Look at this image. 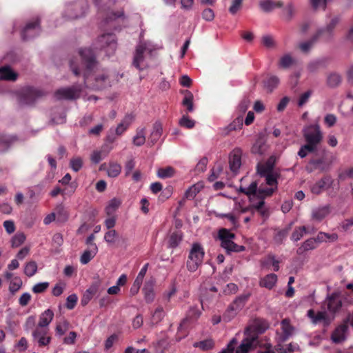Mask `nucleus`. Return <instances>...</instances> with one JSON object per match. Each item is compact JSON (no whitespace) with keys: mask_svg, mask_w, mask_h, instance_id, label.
<instances>
[{"mask_svg":"<svg viewBox=\"0 0 353 353\" xmlns=\"http://www.w3.org/2000/svg\"><path fill=\"white\" fill-rule=\"evenodd\" d=\"M82 60V71L85 87L96 90L111 87L114 78L107 70L96 71L98 62L93 50L83 48L79 50Z\"/></svg>","mask_w":353,"mask_h":353,"instance_id":"1","label":"nucleus"},{"mask_svg":"<svg viewBox=\"0 0 353 353\" xmlns=\"http://www.w3.org/2000/svg\"><path fill=\"white\" fill-rule=\"evenodd\" d=\"M266 323L261 325H250L248 326L245 331V338L241 343L235 350V353H248L251 349L256 346L258 343V334L263 333L267 329Z\"/></svg>","mask_w":353,"mask_h":353,"instance_id":"2","label":"nucleus"},{"mask_svg":"<svg viewBox=\"0 0 353 353\" xmlns=\"http://www.w3.org/2000/svg\"><path fill=\"white\" fill-rule=\"evenodd\" d=\"M154 50L155 47L150 41L141 40L136 47L132 65L139 70H143L148 66L145 62V54L152 55Z\"/></svg>","mask_w":353,"mask_h":353,"instance_id":"3","label":"nucleus"},{"mask_svg":"<svg viewBox=\"0 0 353 353\" xmlns=\"http://www.w3.org/2000/svg\"><path fill=\"white\" fill-rule=\"evenodd\" d=\"M218 236L221 241V246L226 250L228 254L234 252H241L245 251V248L243 245H239L233 241L235 234L229 230L221 228L219 230Z\"/></svg>","mask_w":353,"mask_h":353,"instance_id":"4","label":"nucleus"},{"mask_svg":"<svg viewBox=\"0 0 353 353\" xmlns=\"http://www.w3.org/2000/svg\"><path fill=\"white\" fill-rule=\"evenodd\" d=\"M303 136L306 144L316 150L317 147L323 141V135L318 123L310 124L303 130Z\"/></svg>","mask_w":353,"mask_h":353,"instance_id":"5","label":"nucleus"},{"mask_svg":"<svg viewBox=\"0 0 353 353\" xmlns=\"http://www.w3.org/2000/svg\"><path fill=\"white\" fill-rule=\"evenodd\" d=\"M42 90L34 86H25L17 92V99L19 103L26 105H33L42 97Z\"/></svg>","mask_w":353,"mask_h":353,"instance_id":"6","label":"nucleus"},{"mask_svg":"<svg viewBox=\"0 0 353 353\" xmlns=\"http://www.w3.org/2000/svg\"><path fill=\"white\" fill-rule=\"evenodd\" d=\"M204 254L202 246L198 243H193L186 263L188 270L195 272L202 264Z\"/></svg>","mask_w":353,"mask_h":353,"instance_id":"7","label":"nucleus"},{"mask_svg":"<svg viewBox=\"0 0 353 353\" xmlns=\"http://www.w3.org/2000/svg\"><path fill=\"white\" fill-rule=\"evenodd\" d=\"M88 8L86 0H78L66 5L64 12V17L68 19H77L83 17Z\"/></svg>","mask_w":353,"mask_h":353,"instance_id":"8","label":"nucleus"},{"mask_svg":"<svg viewBox=\"0 0 353 353\" xmlns=\"http://www.w3.org/2000/svg\"><path fill=\"white\" fill-rule=\"evenodd\" d=\"M250 294H243L236 297L232 303L230 304L226 311L223 315V321L226 322L230 321L238 312L244 307L248 301Z\"/></svg>","mask_w":353,"mask_h":353,"instance_id":"9","label":"nucleus"},{"mask_svg":"<svg viewBox=\"0 0 353 353\" xmlns=\"http://www.w3.org/2000/svg\"><path fill=\"white\" fill-rule=\"evenodd\" d=\"M82 90V85H73L57 90L54 94L59 100H75L80 97Z\"/></svg>","mask_w":353,"mask_h":353,"instance_id":"10","label":"nucleus"},{"mask_svg":"<svg viewBox=\"0 0 353 353\" xmlns=\"http://www.w3.org/2000/svg\"><path fill=\"white\" fill-rule=\"evenodd\" d=\"M99 48L103 50L110 56L113 54L117 48L116 36L114 34H103L98 38Z\"/></svg>","mask_w":353,"mask_h":353,"instance_id":"11","label":"nucleus"},{"mask_svg":"<svg viewBox=\"0 0 353 353\" xmlns=\"http://www.w3.org/2000/svg\"><path fill=\"white\" fill-rule=\"evenodd\" d=\"M41 32V20L37 19L26 25L21 31V37L23 39L26 40L36 37Z\"/></svg>","mask_w":353,"mask_h":353,"instance_id":"12","label":"nucleus"},{"mask_svg":"<svg viewBox=\"0 0 353 353\" xmlns=\"http://www.w3.org/2000/svg\"><path fill=\"white\" fill-rule=\"evenodd\" d=\"M281 332H276L278 343H283L286 342L294 332V327L290 324V321L288 319H284L281 323Z\"/></svg>","mask_w":353,"mask_h":353,"instance_id":"13","label":"nucleus"},{"mask_svg":"<svg viewBox=\"0 0 353 353\" xmlns=\"http://www.w3.org/2000/svg\"><path fill=\"white\" fill-rule=\"evenodd\" d=\"M330 168V163L325 157L312 159L306 167V170L308 172H312L315 170L325 172L329 170Z\"/></svg>","mask_w":353,"mask_h":353,"instance_id":"14","label":"nucleus"},{"mask_svg":"<svg viewBox=\"0 0 353 353\" xmlns=\"http://www.w3.org/2000/svg\"><path fill=\"white\" fill-rule=\"evenodd\" d=\"M333 183L334 180L330 175H325L311 186V192L314 194L319 195L330 188Z\"/></svg>","mask_w":353,"mask_h":353,"instance_id":"15","label":"nucleus"},{"mask_svg":"<svg viewBox=\"0 0 353 353\" xmlns=\"http://www.w3.org/2000/svg\"><path fill=\"white\" fill-rule=\"evenodd\" d=\"M243 152L241 149L236 148L234 149L231 153L230 154L229 157V165L230 170L236 173V172L239 170L241 165V156H242Z\"/></svg>","mask_w":353,"mask_h":353,"instance_id":"16","label":"nucleus"},{"mask_svg":"<svg viewBox=\"0 0 353 353\" xmlns=\"http://www.w3.org/2000/svg\"><path fill=\"white\" fill-rule=\"evenodd\" d=\"M327 309L331 313L338 312L342 307V301L339 292H334L328 295L326 299Z\"/></svg>","mask_w":353,"mask_h":353,"instance_id":"17","label":"nucleus"},{"mask_svg":"<svg viewBox=\"0 0 353 353\" xmlns=\"http://www.w3.org/2000/svg\"><path fill=\"white\" fill-rule=\"evenodd\" d=\"M201 314V312L196 306L190 307L187 312L185 318L181 323L180 327L194 323L198 320Z\"/></svg>","mask_w":353,"mask_h":353,"instance_id":"18","label":"nucleus"},{"mask_svg":"<svg viewBox=\"0 0 353 353\" xmlns=\"http://www.w3.org/2000/svg\"><path fill=\"white\" fill-rule=\"evenodd\" d=\"M149 264L145 263L141 270L139 271L137 278L135 279L132 286L130 288V292L132 296L137 294L139 290V288L142 284L143 278L147 272Z\"/></svg>","mask_w":353,"mask_h":353,"instance_id":"19","label":"nucleus"},{"mask_svg":"<svg viewBox=\"0 0 353 353\" xmlns=\"http://www.w3.org/2000/svg\"><path fill=\"white\" fill-rule=\"evenodd\" d=\"M99 288V283L94 282L88 289L84 292L81 300V303L83 306H85L90 301V300L94 297V296L97 293Z\"/></svg>","mask_w":353,"mask_h":353,"instance_id":"20","label":"nucleus"},{"mask_svg":"<svg viewBox=\"0 0 353 353\" xmlns=\"http://www.w3.org/2000/svg\"><path fill=\"white\" fill-rule=\"evenodd\" d=\"M18 78V74L10 66L0 67V80L15 81Z\"/></svg>","mask_w":353,"mask_h":353,"instance_id":"21","label":"nucleus"},{"mask_svg":"<svg viewBox=\"0 0 353 353\" xmlns=\"http://www.w3.org/2000/svg\"><path fill=\"white\" fill-rule=\"evenodd\" d=\"M347 328L348 327L346 323L338 326L332 334L331 338L333 342L335 343H339L344 341Z\"/></svg>","mask_w":353,"mask_h":353,"instance_id":"22","label":"nucleus"},{"mask_svg":"<svg viewBox=\"0 0 353 353\" xmlns=\"http://www.w3.org/2000/svg\"><path fill=\"white\" fill-rule=\"evenodd\" d=\"M32 336L34 341L39 345H44V319H40L37 328L32 333Z\"/></svg>","mask_w":353,"mask_h":353,"instance_id":"23","label":"nucleus"},{"mask_svg":"<svg viewBox=\"0 0 353 353\" xmlns=\"http://www.w3.org/2000/svg\"><path fill=\"white\" fill-rule=\"evenodd\" d=\"M163 132L162 124L159 121H156L153 124L152 130L148 138L149 141L152 145L155 144L161 138Z\"/></svg>","mask_w":353,"mask_h":353,"instance_id":"24","label":"nucleus"},{"mask_svg":"<svg viewBox=\"0 0 353 353\" xmlns=\"http://www.w3.org/2000/svg\"><path fill=\"white\" fill-rule=\"evenodd\" d=\"M134 117L132 114H126L121 122L117 125L115 129V134L117 136L122 135L130 127Z\"/></svg>","mask_w":353,"mask_h":353,"instance_id":"25","label":"nucleus"},{"mask_svg":"<svg viewBox=\"0 0 353 353\" xmlns=\"http://www.w3.org/2000/svg\"><path fill=\"white\" fill-rule=\"evenodd\" d=\"M330 212V205H327L312 210V217L316 221H321L326 217Z\"/></svg>","mask_w":353,"mask_h":353,"instance_id":"26","label":"nucleus"},{"mask_svg":"<svg viewBox=\"0 0 353 353\" xmlns=\"http://www.w3.org/2000/svg\"><path fill=\"white\" fill-rule=\"evenodd\" d=\"M182 93L184 94V97L182 101L183 106L186 108L188 112H192L194 111L193 94L188 90L182 91Z\"/></svg>","mask_w":353,"mask_h":353,"instance_id":"27","label":"nucleus"},{"mask_svg":"<svg viewBox=\"0 0 353 353\" xmlns=\"http://www.w3.org/2000/svg\"><path fill=\"white\" fill-rule=\"evenodd\" d=\"M98 251L97 245H92L90 248L85 250L82 254L80 261L82 264H87L89 263L96 255Z\"/></svg>","mask_w":353,"mask_h":353,"instance_id":"28","label":"nucleus"},{"mask_svg":"<svg viewBox=\"0 0 353 353\" xmlns=\"http://www.w3.org/2000/svg\"><path fill=\"white\" fill-rule=\"evenodd\" d=\"M260 8L265 12L273 10L275 8H281L283 6L281 1H273L272 0H261L259 3Z\"/></svg>","mask_w":353,"mask_h":353,"instance_id":"29","label":"nucleus"},{"mask_svg":"<svg viewBox=\"0 0 353 353\" xmlns=\"http://www.w3.org/2000/svg\"><path fill=\"white\" fill-rule=\"evenodd\" d=\"M277 282V276L275 274L271 273L266 275L260 281V285L267 289L271 290L274 288Z\"/></svg>","mask_w":353,"mask_h":353,"instance_id":"30","label":"nucleus"},{"mask_svg":"<svg viewBox=\"0 0 353 353\" xmlns=\"http://www.w3.org/2000/svg\"><path fill=\"white\" fill-rule=\"evenodd\" d=\"M274 164L270 161L265 163H258L256 166L257 173L262 177L273 172Z\"/></svg>","mask_w":353,"mask_h":353,"instance_id":"31","label":"nucleus"},{"mask_svg":"<svg viewBox=\"0 0 353 353\" xmlns=\"http://www.w3.org/2000/svg\"><path fill=\"white\" fill-rule=\"evenodd\" d=\"M145 128H138L136 130V134L132 139L133 144L138 147L143 145L145 142Z\"/></svg>","mask_w":353,"mask_h":353,"instance_id":"32","label":"nucleus"},{"mask_svg":"<svg viewBox=\"0 0 353 353\" xmlns=\"http://www.w3.org/2000/svg\"><path fill=\"white\" fill-rule=\"evenodd\" d=\"M316 245L314 239L310 238L303 243L301 246L297 249L296 253L299 255H302L305 252L316 248Z\"/></svg>","mask_w":353,"mask_h":353,"instance_id":"33","label":"nucleus"},{"mask_svg":"<svg viewBox=\"0 0 353 353\" xmlns=\"http://www.w3.org/2000/svg\"><path fill=\"white\" fill-rule=\"evenodd\" d=\"M54 213L57 218V221L63 223L65 222L68 219V214L61 204L57 205L54 209Z\"/></svg>","mask_w":353,"mask_h":353,"instance_id":"34","label":"nucleus"},{"mask_svg":"<svg viewBox=\"0 0 353 353\" xmlns=\"http://www.w3.org/2000/svg\"><path fill=\"white\" fill-rule=\"evenodd\" d=\"M264 86L269 92H272L279 85V79L276 76L271 75L264 81Z\"/></svg>","mask_w":353,"mask_h":353,"instance_id":"35","label":"nucleus"},{"mask_svg":"<svg viewBox=\"0 0 353 353\" xmlns=\"http://www.w3.org/2000/svg\"><path fill=\"white\" fill-rule=\"evenodd\" d=\"M182 233L181 232L176 231L172 232L169 238L168 243L169 246L172 248H174L179 245V244L182 241Z\"/></svg>","mask_w":353,"mask_h":353,"instance_id":"36","label":"nucleus"},{"mask_svg":"<svg viewBox=\"0 0 353 353\" xmlns=\"http://www.w3.org/2000/svg\"><path fill=\"white\" fill-rule=\"evenodd\" d=\"M257 183L256 181H253L251 183V184L248 188H240V192H243V194L250 196H256L258 197V190L257 189Z\"/></svg>","mask_w":353,"mask_h":353,"instance_id":"37","label":"nucleus"},{"mask_svg":"<svg viewBox=\"0 0 353 353\" xmlns=\"http://www.w3.org/2000/svg\"><path fill=\"white\" fill-rule=\"evenodd\" d=\"M314 37H316V40L318 41L319 39H321L323 41L325 42H328L332 40L334 37L332 33H330L327 32V29L325 28H320L317 30Z\"/></svg>","mask_w":353,"mask_h":353,"instance_id":"38","label":"nucleus"},{"mask_svg":"<svg viewBox=\"0 0 353 353\" xmlns=\"http://www.w3.org/2000/svg\"><path fill=\"white\" fill-rule=\"evenodd\" d=\"M202 185L197 183L190 187L185 192V198L189 200L193 199L201 191Z\"/></svg>","mask_w":353,"mask_h":353,"instance_id":"39","label":"nucleus"},{"mask_svg":"<svg viewBox=\"0 0 353 353\" xmlns=\"http://www.w3.org/2000/svg\"><path fill=\"white\" fill-rule=\"evenodd\" d=\"M325 65V61L324 59H318L311 61L307 65V70L310 72L314 73L319 71V70L324 67Z\"/></svg>","mask_w":353,"mask_h":353,"instance_id":"40","label":"nucleus"},{"mask_svg":"<svg viewBox=\"0 0 353 353\" xmlns=\"http://www.w3.org/2000/svg\"><path fill=\"white\" fill-rule=\"evenodd\" d=\"M23 282L20 277L15 276L10 281L9 285V291L11 294H14L22 287Z\"/></svg>","mask_w":353,"mask_h":353,"instance_id":"41","label":"nucleus"},{"mask_svg":"<svg viewBox=\"0 0 353 353\" xmlns=\"http://www.w3.org/2000/svg\"><path fill=\"white\" fill-rule=\"evenodd\" d=\"M298 348L297 344L292 343L286 346L283 345L282 343H278L276 350L279 353H292Z\"/></svg>","mask_w":353,"mask_h":353,"instance_id":"42","label":"nucleus"},{"mask_svg":"<svg viewBox=\"0 0 353 353\" xmlns=\"http://www.w3.org/2000/svg\"><path fill=\"white\" fill-rule=\"evenodd\" d=\"M194 347H198L203 351L212 350L214 346V343L212 339H206L194 343Z\"/></svg>","mask_w":353,"mask_h":353,"instance_id":"43","label":"nucleus"},{"mask_svg":"<svg viewBox=\"0 0 353 353\" xmlns=\"http://www.w3.org/2000/svg\"><path fill=\"white\" fill-rule=\"evenodd\" d=\"M243 118L242 116H239L236 118L227 128L226 134L233 130H237L241 128L243 126Z\"/></svg>","mask_w":353,"mask_h":353,"instance_id":"44","label":"nucleus"},{"mask_svg":"<svg viewBox=\"0 0 353 353\" xmlns=\"http://www.w3.org/2000/svg\"><path fill=\"white\" fill-rule=\"evenodd\" d=\"M341 82V77L337 73H331L327 78L328 86L334 88L338 86Z\"/></svg>","mask_w":353,"mask_h":353,"instance_id":"45","label":"nucleus"},{"mask_svg":"<svg viewBox=\"0 0 353 353\" xmlns=\"http://www.w3.org/2000/svg\"><path fill=\"white\" fill-rule=\"evenodd\" d=\"M121 171V166L120 164L117 163H110L109 168L108 169V175L110 177H117L119 175Z\"/></svg>","mask_w":353,"mask_h":353,"instance_id":"46","label":"nucleus"},{"mask_svg":"<svg viewBox=\"0 0 353 353\" xmlns=\"http://www.w3.org/2000/svg\"><path fill=\"white\" fill-rule=\"evenodd\" d=\"M144 298L147 303H152L154 299V292L152 285H145L143 288Z\"/></svg>","mask_w":353,"mask_h":353,"instance_id":"47","label":"nucleus"},{"mask_svg":"<svg viewBox=\"0 0 353 353\" xmlns=\"http://www.w3.org/2000/svg\"><path fill=\"white\" fill-rule=\"evenodd\" d=\"M70 327V323L67 320L59 322L56 326V333L59 336L63 335Z\"/></svg>","mask_w":353,"mask_h":353,"instance_id":"48","label":"nucleus"},{"mask_svg":"<svg viewBox=\"0 0 353 353\" xmlns=\"http://www.w3.org/2000/svg\"><path fill=\"white\" fill-rule=\"evenodd\" d=\"M290 229H291V225H290L288 227H287L284 229L279 230L274 237V241L277 243H281L283 242V241L287 237Z\"/></svg>","mask_w":353,"mask_h":353,"instance_id":"49","label":"nucleus"},{"mask_svg":"<svg viewBox=\"0 0 353 353\" xmlns=\"http://www.w3.org/2000/svg\"><path fill=\"white\" fill-rule=\"evenodd\" d=\"M120 204H121V202L118 199H112L110 201L108 205L105 208L106 214L108 216L112 215L115 212V211L118 209Z\"/></svg>","mask_w":353,"mask_h":353,"instance_id":"50","label":"nucleus"},{"mask_svg":"<svg viewBox=\"0 0 353 353\" xmlns=\"http://www.w3.org/2000/svg\"><path fill=\"white\" fill-rule=\"evenodd\" d=\"M165 315L163 309L162 307H158L152 316L151 321L153 324H157L163 319Z\"/></svg>","mask_w":353,"mask_h":353,"instance_id":"51","label":"nucleus"},{"mask_svg":"<svg viewBox=\"0 0 353 353\" xmlns=\"http://www.w3.org/2000/svg\"><path fill=\"white\" fill-rule=\"evenodd\" d=\"M174 174V169L172 167H166L158 170L157 175L159 178L166 179L172 177Z\"/></svg>","mask_w":353,"mask_h":353,"instance_id":"52","label":"nucleus"},{"mask_svg":"<svg viewBox=\"0 0 353 353\" xmlns=\"http://www.w3.org/2000/svg\"><path fill=\"white\" fill-rule=\"evenodd\" d=\"M265 143L262 139L256 141L252 147L251 151L253 154H262L265 150Z\"/></svg>","mask_w":353,"mask_h":353,"instance_id":"53","label":"nucleus"},{"mask_svg":"<svg viewBox=\"0 0 353 353\" xmlns=\"http://www.w3.org/2000/svg\"><path fill=\"white\" fill-rule=\"evenodd\" d=\"M316 41V37L313 35L310 40L300 43L299 48L303 52H307Z\"/></svg>","mask_w":353,"mask_h":353,"instance_id":"54","label":"nucleus"},{"mask_svg":"<svg viewBox=\"0 0 353 353\" xmlns=\"http://www.w3.org/2000/svg\"><path fill=\"white\" fill-rule=\"evenodd\" d=\"M14 140V137H7L4 135L0 136V152L6 150L10 144Z\"/></svg>","mask_w":353,"mask_h":353,"instance_id":"55","label":"nucleus"},{"mask_svg":"<svg viewBox=\"0 0 353 353\" xmlns=\"http://www.w3.org/2000/svg\"><path fill=\"white\" fill-rule=\"evenodd\" d=\"M26 240V236L23 233H17L11 239V245L13 248L20 246Z\"/></svg>","mask_w":353,"mask_h":353,"instance_id":"56","label":"nucleus"},{"mask_svg":"<svg viewBox=\"0 0 353 353\" xmlns=\"http://www.w3.org/2000/svg\"><path fill=\"white\" fill-rule=\"evenodd\" d=\"M276 190H277L276 187V188L270 187V188H260L258 190V197L264 199L265 197L270 196L272 195V194Z\"/></svg>","mask_w":353,"mask_h":353,"instance_id":"57","label":"nucleus"},{"mask_svg":"<svg viewBox=\"0 0 353 353\" xmlns=\"http://www.w3.org/2000/svg\"><path fill=\"white\" fill-rule=\"evenodd\" d=\"M181 126L186 128L188 129H192L195 125V121L190 119L188 116L183 115L179 121Z\"/></svg>","mask_w":353,"mask_h":353,"instance_id":"58","label":"nucleus"},{"mask_svg":"<svg viewBox=\"0 0 353 353\" xmlns=\"http://www.w3.org/2000/svg\"><path fill=\"white\" fill-rule=\"evenodd\" d=\"M306 233V228L305 226L299 227L293 232L291 239L294 241L300 240Z\"/></svg>","mask_w":353,"mask_h":353,"instance_id":"59","label":"nucleus"},{"mask_svg":"<svg viewBox=\"0 0 353 353\" xmlns=\"http://www.w3.org/2000/svg\"><path fill=\"white\" fill-rule=\"evenodd\" d=\"M243 0H231V6L229 8L230 14L234 15L236 12L241 9Z\"/></svg>","mask_w":353,"mask_h":353,"instance_id":"60","label":"nucleus"},{"mask_svg":"<svg viewBox=\"0 0 353 353\" xmlns=\"http://www.w3.org/2000/svg\"><path fill=\"white\" fill-rule=\"evenodd\" d=\"M329 1L330 0H310V5L314 10L322 8L325 10Z\"/></svg>","mask_w":353,"mask_h":353,"instance_id":"61","label":"nucleus"},{"mask_svg":"<svg viewBox=\"0 0 353 353\" xmlns=\"http://www.w3.org/2000/svg\"><path fill=\"white\" fill-rule=\"evenodd\" d=\"M294 63L292 57L290 54L283 56L279 61V66L283 68H289Z\"/></svg>","mask_w":353,"mask_h":353,"instance_id":"62","label":"nucleus"},{"mask_svg":"<svg viewBox=\"0 0 353 353\" xmlns=\"http://www.w3.org/2000/svg\"><path fill=\"white\" fill-rule=\"evenodd\" d=\"M37 264L34 262L31 261V262L28 263L26 265L25 268H24V273L28 276H32L35 274V272H37Z\"/></svg>","mask_w":353,"mask_h":353,"instance_id":"63","label":"nucleus"},{"mask_svg":"<svg viewBox=\"0 0 353 353\" xmlns=\"http://www.w3.org/2000/svg\"><path fill=\"white\" fill-rule=\"evenodd\" d=\"M257 353H276L272 345L269 343H265L259 345Z\"/></svg>","mask_w":353,"mask_h":353,"instance_id":"64","label":"nucleus"}]
</instances>
